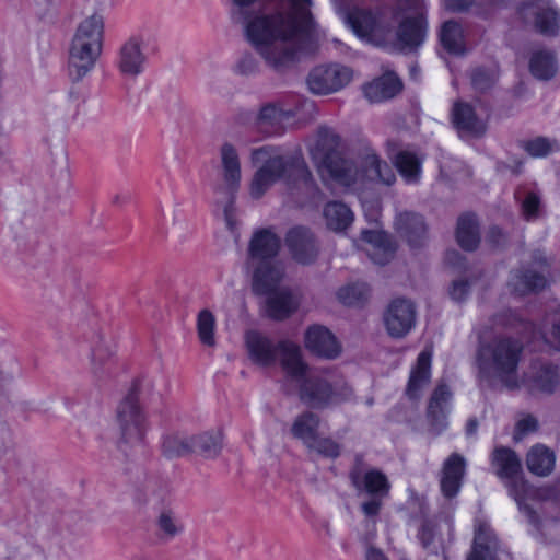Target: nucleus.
<instances>
[{
	"instance_id": "f257e3e1",
	"label": "nucleus",
	"mask_w": 560,
	"mask_h": 560,
	"mask_svg": "<svg viewBox=\"0 0 560 560\" xmlns=\"http://www.w3.org/2000/svg\"><path fill=\"white\" fill-rule=\"evenodd\" d=\"M232 20L245 26L256 50L275 69L310 51L318 37L311 0H232Z\"/></svg>"
},
{
	"instance_id": "f03ea898",
	"label": "nucleus",
	"mask_w": 560,
	"mask_h": 560,
	"mask_svg": "<svg viewBox=\"0 0 560 560\" xmlns=\"http://www.w3.org/2000/svg\"><path fill=\"white\" fill-rule=\"evenodd\" d=\"M523 350V342L512 337H498L480 345L476 359L480 384L493 387L498 380L508 388H516Z\"/></svg>"
},
{
	"instance_id": "7ed1b4c3",
	"label": "nucleus",
	"mask_w": 560,
	"mask_h": 560,
	"mask_svg": "<svg viewBox=\"0 0 560 560\" xmlns=\"http://www.w3.org/2000/svg\"><path fill=\"white\" fill-rule=\"evenodd\" d=\"M276 151L277 149L271 145L250 151V162L254 165L262 163L255 172L249 185V195L254 199L261 198L282 178L290 182L292 177L299 176L305 184L312 180V174L301 158L279 155Z\"/></svg>"
},
{
	"instance_id": "20e7f679",
	"label": "nucleus",
	"mask_w": 560,
	"mask_h": 560,
	"mask_svg": "<svg viewBox=\"0 0 560 560\" xmlns=\"http://www.w3.org/2000/svg\"><path fill=\"white\" fill-rule=\"evenodd\" d=\"M293 380L299 383L300 400L312 409L351 401L354 397L352 387L336 370L308 371L306 364L303 376Z\"/></svg>"
},
{
	"instance_id": "39448f33",
	"label": "nucleus",
	"mask_w": 560,
	"mask_h": 560,
	"mask_svg": "<svg viewBox=\"0 0 560 560\" xmlns=\"http://www.w3.org/2000/svg\"><path fill=\"white\" fill-rule=\"evenodd\" d=\"M280 249V238L269 229L256 231L249 242L247 268L253 271V288L266 294L280 282L284 269L275 258Z\"/></svg>"
},
{
	"instance_id": "423d86ee",
	"label": "nucleus",
	"mask_w": 560,
	"mask_h": 560,
	"mask_svg": "<svg viewBox=\"0 0 560 560\" xmlns=\"http://www.w3.org/2000/svg\"><path fill=\"white\" fill-rule=\"evenodd\" d=\"M245 341L249 358L254 363L270 366L279 359L283 371L291 378L303 376L306 363L303 361L301 348L296 343L290 340L275 343L268 337L255 330L246 332Z\"/></svg>"
},
{
	"instance_id": "0eeeda50",
	"label": "nucleus",
	"mask_w": 560,
	"mask_h": 560,
	"mask_svg": "<svg viewBox=\"0 0 560 560\" xmlns=\"http://www.w3.org/2000/svg\"><path fill=\"white\" fill-rule=\"evenodd\" d=\"M221 183L214 186L217 203L222 207L230 230L235 226V197L241 187L242 166L236 147L223 142L219 149Z\"/></svg>"
},
{
	"instance_id": "6e6552de",
	"label": "nucleus",
	"mask_w": 560,
	"mask_h": 560,
	"mask_svg": "<svg viewBox=\"0 0 560 560\" xmlns=\"http://www.w3.org/2000/svg\"><path fill=\"white\" fill-rule=\"evenodd\" d=\"M394 19L397 21L395 35L392 36L390 44L402 54H416L423 45L428 34V22L425 18L424 5L417 9H405ZM388 39L377 44H387Z\"/></svg>"
},
{
	"instance_id": "1a4fd4ad",
	"label": "nucleus",
	"mask_w": 560,
	"mask_h": 560,
	"mask_svg": "<svg viewBox=\"0 0 560 560\" xmlns=\"http://www.w3.org/2000/svg\"><path fill=\"white\" fill-rule=\"evenodd\" d=\"M350 479L357 490L370 495V499L362 502L361 510L366 517H376L383 505V501L387 498L390 483L387 477L377 469L363 471L360 467L352 468Z\"/></svg>"
},
{
	"instance_id": "9d476101",
	"label": "nucleus",
	"mask_w": 560,
	"mask_h": 560,
	"mask_svg": "<svg viewBox=\"0 0 560 560\" xmlns=\"http://www.w3.org/2000/svg\"><path fill=\"white\" fill-rule=\"evenodd\" d=\"M117 420L121 431L119 447L124 452L128 446H137L143 442L147 419L138 397L133 394H128L118 405Z\"/></svg>"
},
{
	"instance_id": "9b49d317",
	"label": "nucleus",
	"mask_w": 560,
	"mask_h": 560,
	"mask_svg": "<svg viewBox=\"0 0 560 560\" xmlns=\"http://www.w3.org/2000/svg\"><path fill=\"white\" fill-rule=\"evenodd\" d=\"M523 22L546 37H556L560 31V13L547 0H529L520 4Z\"/></svg>"
},
{
	"instance_id": "f8f14e48",
	"label": "nucleus",
	"mask_w": 560,
	"mask_h": 560,
	"mask_svg": "<svg viewBox=\"0 0 560 560\" xmlns=\"http://www.w3.org/2000/svg\"><path fill=\"white\" fill-rule=\"evenodd\" d=\"M352 79V71L340 65L319 66L307 77L310 91L317 95H327L339 91Z\"/></svg>"
},
{
	"instance_id": "ddd939ff",
	"label": "nucleus",
	"mask_w": 560,
	"mask_h": 560,
	"mask_svg": "<svg viewBox=\"0 0 560 560\" xmlns=\"http://www.w3.org/2000/svg\"><path fill=\"white\" fill-rule=\"evenodd\" d=\"M451 120L460 139L471 140L483 137L487 132V120L480 117L475 108L466 102L457 101L451 110Z\"/></svg>"
},
{
	"instance_id": "4468645a",
	"label": "nucleus",
	"mask_w": 560,
	"mask_h": 560,
	"mask_svg": "<svg viewBox=\"0 0 560 560\" xmlns=\"http://www.w3.org/2000/svg\"><path fill=\"white\" fill-rule=\"evenodd\" d=\"M384 324L389 336H406L416 323L415 305L405 299L394 300L384 312Z\"/></svg>"
},
{
	"instance_id": "2eb2a0df",
	"label": "nucleus",
	"mask_w": 560,
	"mask_h": 560,
	"mask_svg": "<svg viewBox=\"0 0 560 560\" xmlns=\"http://www.w3.org/2000/svg\"><path fill=\"white\" fill-rule=\"evenodd\" d=\"M285 244L292 258L302 265L313 264L318 256L319 246L313 232L304 226H294L285 235Z\"/></svg>"
},
{
	"instance_id": "dca6fc26",
	"label": "nucleus",
	"mask_w": 560,
	"mask_h": 560,
	"mask_svg": "<svg viewBox=\"0 0 560 560\" xmlns=\"http://www.w3.org/2000/svg\"><path fill=\"white\" fill-rule=\"evenodd\" d=\"M102 47L72 40L69 49L68 69L72 81H81L95 66Z\"/></svg>"
},
{
	"instance_id": "f3484780",
	"label": "nucleus",
	"mask_w": 560,
	"mask_h": 560,
	"mask_svg": "<svg viewBox=\"0 0 560 560\" xmlns=\"http://www.w3.org/2000/svg\"><path fill=\"white\" fill-rule=\"evenodd\" d=\"M466 474V459L458 453L451 454L440 471V490L447 500H453L459 492Z\"/></svg>"
},
{
	"instance_id": "a211bd4d",
	"label": "nucleus",
	"mask_w": 560,
	"mask_h": 560,
	"mask_svg": "<svg viewBox=\"0 0 560 560\" xmlns=\"http://www.w3.org/2000/svg\"><path fill=\"white\" fill-rule=\"evenodd\" d=\"M304 342L306 349L312 353L326 359H335L341 351L340 345L334 334L320 325H313L307 328Z\"/></svg>"
},
{
	"instance_id": "6ab92c4d",
	"label": "nucleus",
	"mask_w": 560,
	"mask_h": 560,
	"mask_svg": "<svg viewBox=\"0 0 560 560\" xmlns=\"http://www.w3.org/2000/svg\"><path fill=\"white\" fill-rule=\"evenodd\" d=\"M315 161L323 179L331 178L347 186L354 182L355 171L352 163L343 159L339 152L324 154Z\"/></svg>"
},
{
	"instance_id": "aec40b11",
	"label": "nucleus",
	"mask_w": 560,
	"mask_h": 560,
	"mask_svg": "<svg viewBox=\"0 0 560 560\" xmlns=\"http://www.w3.org/2000/svg\"><path fill=\"white\" fill-rule=\"evenodd\" d=\"M498 539L489 524L477 520L472 548L466 560H497Z\"/></svg>"
},
{
	"instance_id": "412c9836",
	"label": "nucleus",
	"mask_w": 560,
	"mask_h": 560,
	"mask_svg": "<svg viewBox=\"0 0 560 560\" xmlns=\"http://www.w3.org/2000/svg\"><path fill=\"white\" fill-rule=\"evenodd\" d=\"M361 238L368 244L365 252L373 262L383 266L393 259L396 246L387 233L364 230L361 233Z\"/></svg>"
},
{
	"instance_id": "4be33fe9",
	"label": "nucleus",
	"mask_w": 560,
	"mask_h": 560,
	"mask_svg": "<svg viewBox=\"0 0 560 560\" xmlns=\"http://www.w3.org/2000/svg\"><path fill=\"white\" fill-rule=\"evenodd\" d=\"M452 393L447 385L439 384L433 390L427 410V418L430 423V432L439 435L447 427L446 405Z\"/></svg>"
},
{
	"instance_id": "5701e85b",
	"label": "nucleus",
	"mask_w": 560,
	"mask_h": 560,
	"mask_svg": "<svg viewBox=\"0 0 560 560\" xmlns=\"http://www.w3.org/2000/svg\"><path fill=\"white\" fill-rule=\"evenodd\" d=\"M144 62L145 55L142 51V43L139 38L131 37L121 45L117 66L124 75L138 77L143 71Z\"/></svg>"
},
{
	"instance_id": "b1692460",
	"label": "nucleus",
	"mask_w": 560,
	"mask_h": 560,
	"mask_svg": "<svg viewBox=\"0 0 560 560\" xmlns=\"http://www.w3.org/2000/svg\"><path fill=\"white\" fill-rule=\"evenodd\" d=\"M396 228L411 247L423 246L427 240V225L422 215L413 212L400 213L396 218Z\"/></svg>"
},
{
	"instance_id": "393cba45",
	"label": "nucleus",
	"mask_w": 560,
	"mask_h": 560,
	"mask_svg": "<svg viewBox=\"0 0 560 560\" xmlns=\"http://www.w3.org/2000/svg\"><path fill=\"white\" fill-rule=\"evenodd\" d=\"M192 453L203 458L213 459L220 456L224 445L222 428H212L191 435Z\"/></svg>"
},
{
	"instance_id": "a878e982",
	"label": "nucleus",
	"mask_w": 560,
	"mask_h": 560,
	"mask_svg": "<svg viewBox=\"0 0 560 560\" xmlns=\"http://www.w3.org/2000/svg\"><path fill=\"white\" fill-rule=\"evenodd\" d=\"M402 89V83L393 72L373 80L363 86L365 97L372 103H380L396 96Z\"/></svg>"
},
{
	"instance_id": "bb28decb",
	"label": "nucleus",
	"mask_w": 560,
	"mask_h": 560,
	"mask_svg": "<svg viewBox=\"0 0 560 560\" xmlns=\"http://www.w3.org/2000/svg\"><path fill=\"white\" fill-rule=\"evenodd\" d=\"M431 357V352L427 350L419 353L416 365L410 371L406 387L408 398L418 399L421 390L430 383Z\"/></svg>"
},
{
	"instance_id": "cd10ccee",
	"label": "nucleus",
	"mask_w": 560,
	"mask_h": 560,
	"mask_svg": "<svg viewBox=\"0 0 560 560\" xmlns=\"http://www.w3.org/2000/svg\"><path fill=\"white\" fill-rule=\"evenodd\" d=\"M292 115L284 112L276 103H267L260 107L255 116V130L271 136L278 132L280 124Z\"/></svg>"
},
{
	"instance_id": "c85d7f7f",
	"label": "nucleus",
	"mask_w": 560,
	"mask_h": 560,
	"mask_svg": "<svg viewBox=\"0 0 560 560\" xmlns=\"http://www.w3.org/2000/svg\"><path fill=\"white\" fill-rule=\"evenodd\" d=\"M91 370L98 382H106L115 375L116 357L109 345L102 342L93 349Z\"/></svg>"
},
{
	"instance_id": "c756f323",
	"label": "nucleus",
	"mask_w": 560,
	"mask_h": 560,
	"mask_svg": "<svg viewBox=\"0 0 560 560\" xmlns=\"http://www.w3.org/2000/svg\"><path fill=\"white\" fill-rule=\"evenodd\" d=\"M509 493L517 502L518 509L527 517L528 522L535 527H539L540 521L536 511L528 505L525 501L530 498L535 490L533 487L522 477L515 476L513 479H509Z\"/></svg>"
},
{
	"instance_id": "7c9ffc66",
	"label": "nucleus",
	"mask_w": 560,
	"mask_h": 560,
	"mask_svg": "<svg viewBox=\"0 0 560 560\" xmlns=\"http://www.w3.org/2000/svg\"><path fill=\"white\" fill-rule=\"evenodd\" d=\"M299 301L287 289L271 292L267 299L268 316L276 320H282L291 316L298 308Z\"/></svg>"
},
{
	"instance_id": "2f4dec72",
	"label": "nucleus",
	"mask_w": 560,
	"mask_h": 560,
	"mask_svg": "<svg viewBox=\"0 0 560 560\" xmlns=\"http://www.w3.org/2000/svg\"><path fill=\"white\" fill-rule=\"evenodd\" d=\"M555 453L541 444L533 446L526 456V466L528 470L540 477L551 474L555 468Z\"/></svg>"
},
{
	"instance_id": "473e14b6",
	"label": "nucleus",
	"mask_w": 560,
	"mask_h": 560,
	"mask_svg": "<svg viewBox=\"0 0 560 560\" xmlns=\"http://www.w3.org/2000/svg\"><path fill=\"white\" fill-rule=\"evenodd\" d=\"M456 238L465 250H475L480 243L479 224L474 214L466 213L458 218Z\"/></svg>"
},
{
	"instance_id": "72a5a7b5",
	"label": "nucleus",
	"mask_w": 560,
	"mask_h": 560,
	"mask_svg": "<svg viewBox=\"0 0 560 560\" xmlns=\"http://www.w3.org/2000/svg\"><path fill=\"white\" fill-rule=\"evenodd\" d=\"M492 465L500 478L513 479L521 471L522 465L516 453L509 447H497L492 453Z\"/></svg>"
},
{
	"instance_id": "f704fd0d",
	"label": "nucleus",
	"mask_w": 560,
	"mask_h": 560,
	"mask_svg": "<svg viewBox=\"0 0 560 560\" xmlns=\"http://www.w3.org/2000/svg\"><path fill=\"white\" fill-rule=\"evenodd\" d=\"M545 285V277L533 270H516L509 280L511 290L520 295L541 290Z\"/></svg>"
},
{
	"instance_id": "c9c22d12",
	"label": "nucleus",
	"mask_w": 560,
	"mask_h": 560,
	"mask_svg": "<svg viewBox=\"0 0 560 560\" xmlns=\"http://www.w3.org/2000/svg\"><path fill=\"white\" fill-rule=\"evenodd\" d=\"M104 35V21L101 15L93 14L83 20L77 31L72 40H80L81 43L97 45L103 47Z\"/></svg>"
},
{
	"instance_id": "e433bc0d",
	"label": "nucleus",
	"mask_w": 560,
	"mask_h": 560,
	"mask_svg": "<svg viewBox=\"0 0 560 560\" xmlns=\"http://www.w3.org/2000/svg\"><path fill=\"white\" fill-rule=\"evenodd\" d=\"M362 170L365 177L373 182H381L389 186L396 179L392 167L374 153L366 154L363 158Z\"/></svg>"
},
{
	"instance_id": "4c0bfd02",
	"label": "nucleus",
	"mask_w": 560,
	"mask_h": 560,
	"mask_svg": "<svg viewBox=\"0 0 560 560\" xmlns=\"http://www.w3.org/2000/svg\"><path fill=\"white\" fill-rule=\"evenodd\" d=\"M191 435L173 431L163 436L162 452L167 458H178L192 453Z\"/></svg>"
},
{
	"instance_id": "58836bf2",
	"label": "nucleus",
	"mask_w": 560,
	"mask_h": 560,
	"mask_svg": "<svg viewBox=\"0 0 560 560\" xmlns=\"http://www.w3.org/2000/svg\"><path fill=\"white\" fill-rule=\"evenodd\" d=\"M320 418L312 411H305L296 417L291 432L294 438L301 440L303 444L308 445L317 435Z\"/></svg>"
},
{
	"instance_id": "ea45409f",
	"label": "nucleus",
	"mask_w": 560,
	"mask_h": 560,
	"mask_svg": "<svg viewBox=\"0 0 560 560\" xmlns=\"http://www.w3.org/2000/svg\"><path fill=\"white\" fill-rule=\"evenodd\" d=\"M532 74L540 80H549L557 72V58L550 50H537L533 52L529 60Z\"/></svg>"
},
{
	"instance_id": "a19ab883",
	"label": "nucleus",
	"mask_w": 560,
	"mask_h": 560,
	"mask_svg": "<svg viewBox=\"0 0 560 560\" xmlns=\"http://www.w3.org/2000/svg\"><path fill=\"white\" fill-rule=\"evenodd\" d=\"M559 384V371L556 365L541 364L530 377L532 390L551 394Z\"/></svg>"
},
{
	"instance_id": "79ce46f5",
	"label": "nucleus",
	"mask_w": 560,
	"mask_h": 560,
	"mask_svg": "<svg viewBox=\"0 0 560 560\" xmlns=\"http://www.w3.org/2000/svg\"><path fill=\"white\" fill-rule=\"evenodd\" d=\"M324 217L330 230L342 231L347 229L352 220L351 210L342 202L331 201L325 206Z\"/></svg>"
},
{
	"instance_id": "37998d69",
	"label": "nucleus",
	"mask_w": 560,
	"mask_h": 560,
	"mask_svg": "<svg viewBox=\"0 0 560 560\" xmlns=\"http://www.w3.org/2000/svg\"><path fill=\"white\" fill-rule=\"evenodd\" d=\"M394 163L407 183H417L419 180L422 161L416 153L399 151L394 158Z\"/></svg>"
},
{
	"instance_id": "c03bdc74",
	"label": "nucleus",
	"mask_w": 560,
	"mask_h": 560,
	"mask_svg": "<svg viewBox=\"0 0 560 560\" xmlns=\"http://www.w3.org/2000/svg\"><path fill=\"white\" fill-rule=\"evenodd\" d=\"M440 40L443 48L450 54L459 55L464 52L463 28L457 22L446 21L442 25Z\"/></svg>"
},
{
	"instance_id": "a18cd8bd",
	"label": "nucleus",
	"mask_w": 560,
	"mask_h": 560,
	"mask_svg": "<svg viewBox=\"0 0 560 560\" xmlns=\"http://www.w3.org/2000/svg\"><path fill=\"white\" fill-rule=\"evenodd\" d=\"M215 327H217L215 316L210 310L203 308L197 314L196 329H197L199 341L205 347H209V348L215 347V345H217Z\"/></svg>"
},
{
	"instance_id": "49530a36",
	"label": "nucleus",
	"mask_w": 560,
	"mask_h": 560,
	"mask_svg": "<svg viewBox=\"0 0 560 560\" xmlns=\"http://www.w3.org/2000/svg\"><path fill=\"white\" fill-rule=\"evenodd\" d=\"M417 538L423 549L430 553L438 555L442 548V540L438 533V524L433 520H422L417 533Z\"/></svg>"
},
{
	"instance_id": "de8ad7c7",
	"label": "nucleus",
	"mask_w": 560,
	"mask_h": 560,
	"mask_svg": "<svg viewBox=\"0 0 560 560\" xmlns=\"http://www.w3.org/2000/svg\"><path fill=\"white\" fill-rule=\"evenodd\" d=\"M158 535L163 540H172L183 530V525L175 513L171 510H163L156 518Z\"/></svg>"
},
{
	"instance_id": "09e8293b",
	"label": "nucleus",
	"mask_w": 560,
	"mask_h": 560,
	"mask_svg": "<svg viewBox=\"0 0 560 560\" xmlns=\"http://www.w3.org/2000/svg\"><path fill=\"white\" fill-rule=\"evenodd\" d=\"M340 143V137L330 128H319L317 132V139L313 149L314 160L320 159L324 154L330 152H338L337 148Z\"/></svg>"
},
{
	"instance_id": "8fccbe9b",
	"label": "nucleus",
	"mask_w": 560,
	"mask_h": 560,
	"mask_svg": "<svg viewBox=\"0 0 560 560\" xmlns=\"http://www.w3.org/2000/svg\"><path fill=\"white\" fill-rule=\"evenodd\" d=\"M370 288L365 283H353L339 289L337 296L341 303L348 306L362 305L368 301Z\"/></svg>"
},
{
	"instance_id": "3c124183",
	"label": "nucleus",
	"mask_w": 560,
	"mask_h": 560,
	"mask_svg": "<svg viewBox=\"0 0 560 560\" xmlns=\"http://www.w3.org/2000/svg\"><path fill=\"white\" fill-rule=\"evenodd\" d=\"M306 448L318 456L336 459L341 454V445L329 436L317 435Z\"/></svg>"
},
{
	"instance_id": "603ef678",
	"label": "nucleus",
	"mask_w": 560,
	"mask_h": 560,
	"mask_svg": "<svg viewBox=\"0 0 560 560\" xmlns=\"http://www.w3.org/2000/svg\"><path fill=\"white\" fill-rule=\"evenodd\" d=\"M557 142L545 137H536L532 140L522 141V148L534 158L548 155Z\"/></svg>"
},
{
	"instance_id": "864d4df0",
	"label": "nucleus",
	"mask_w": 560,
	"mask_h": 560,
	"mask_svg": "<svg viewBox=\"0 0 560 560\" xmlns=\"http://www.w3.org/2000/svg\"><path fill=\"white\" fill-rule=\"evenodd\" d=\"M498 72L492 69L478 68L471 73V84L476 91L486 92L497 82Z\"/></svg>"
},
{
	"instance_id": "5fc2aeb1",
	"label": "nucleus",
	"mask_w": 560,
	"mask_h": 560,
	"mask_svg": "<svg viewBox=\"0 0 560 560\" xmlns=\"http://www.w3.org/2000/svg\"><path fill=\"white\" fill-rule=\"evenodd\" d=\"M158 483L159 481L153 477L145 478L142 482L137 483L135 500L140 504L147 503L150 497L155 494Z\"/></svg>"
},
{
	"instance_id": "6e6d98bb",
	"label": "nucleus",
	"mask_w": 560,
	"mask_h": 560,
	"mask_svg": "<svg viewBox=\"0 0 560 560\" xmlns=\"http://www.w3.org/2000/svg\"><path fill=\"white\" fill-rule=\"evenodd\" d=\"M522 211L526 220L536 219L540 212V198L536 192L528 191L521 201Z\"/></svg>"
},
{
	"instance_id": "4d7b16f0",
	"label": "nucleus",
	"mask_w": 560,
	"mask_h": 560,
	"mask_svg": "<svg viewBox=\"0 0 560 560\" xmlns=\"http://www.w3.org/2000/svg\"><path fill=\"white\" fill-rule=\"evenodd\" d=\"M538 430V421L532 415H526L520 419L515 424L514 441H521L525 435L536 432Z\"/></svg>"
},
{
	"instance_id": "13d9d810",
	"label": "nucleus",
	"mask_w": 560,
	"mask_h": 560,
	"mask_svg": "<svg viewBox=\"0 0 560 560\" xmlns=\"http://www.w3.org/2000/svg\"><path fill=\"white\" fill-rule=\"evenodd\" d=\"M154 392V384L147 378L137 380L128 394H133L138 397V402L151 400Z\"/></svg>"
},
{
	"instance_id": "bf43d9fd",
	"label": "nucleus",
	"mask_w": 560,
	"mask_h": 560,
	"mask_svg": "<svg viewBox=\"0 0 560 560\" xmlns=\"http://www.w3.org/2000/svg\"><path fill=\"white\" fill-rule=\"evenodd\" d=\"M257 60L249 54H245L236 65V72L242 75H249L258 71Z\"/></svg>"
},
{
	"instance_id": "052dcab7",
	"label": "nucleus",
	"mask_w": 560,
	"mask_h": 560,
	"mask_svg": "<svg viewBox=\"0 0 560 560\" xmlns=\"http://www.w3.org/2000/svg\"><path fill=\"white\" fill-rule=\"evenodd\" d=\"M469 287L470 283L467 280L453 281L452 287L450 289L451 298L456 302L463 301L469 292Z\"/></svg>"
},
{
	"instance_id": "680f3d73",
	"label": "nucleus",
	"mask_w": 560,
	"mask_h": 560,
	"mask_svg": "<svg viewBox=\"0 0 560 560\" xmlns=\"http://www.w3.org/2000/svg\"><path fill=\"white\" fill-rule=\"evenodd\" d=\"M537 497L541 500L552 501L560 505V485L545 487L537 490Z\"/></svg>"
},
{
	"instance_id": "e2e57ef3",
	"label": "nucleus",
	"mask_w": 560,
	"mask_h": 560,
	"mask_svg": "<svg viewBox=\"0 0 560 560\" xmlns=\"http://www.w3.org/2000/svg\"><path fill=\"white\" fill-rule=\"evenodd\" d=\"M546 341L556 350H560V316L553 322L551 329L545 335Z\"/></svg>"
},
{
	"instance_id": "0e129e2a",
	"label": "nucleus",
	"mask_w": 560,
	"mask_h": 560,
	"mask_svg": "<svg viewBox=\"0 0 560 560\" xmlns=\"http://www.w3.org/2000/svg\"><path fill=\"white\" fill-rule=\"evenodd\" d=\"M487 241L492 246H500L506 242V235L500 228L492 226V228H490V230L488 232Z\"/></svg>"
},
{
	"instance_id": "69168bd1",
	"label": "nucleus",
	"mask_w": 560,
	"mask_h": 560,
	"mask_svg": "<svg viewBox=\"0 0 560 560\" xmlns=\"http://www.w3.org/2000/svg\"><path fill=\"white\" fill-rule=\"evenodd\" d=\"M11 429L5 422L0 423V454L5 452L12 443Z\"/></svg>"
},
{
	"instance_id": "338daca9",
	"label": "nucleus",
	"mask_w": 560,
	"mask_h": 560,
	"mask_svg": "<svg viewBox=\"0 0 560 560\" xmlns=\"http://www.w3.org/2000/svg\"><path fill=\"white\" fill-rule=\"evenodd\" d=\"M475 0H445V7L454 12L467 11Z\"/></svg>"
},
{
	"instance_id": "774afa93",
	"label": "nucleus",
	"mask_w": 560,
	"mask_h": 560,
	"mask_svg": "<svg viewBox=\"0 0 560 560\" xmlns=\"http://www.w3.org/2000/svg\"><path fill=\"white\" fill-rule=\"evenodd\" d=\"M423 5L422 0H397L396 9L394 10V15L397 18L400 14L401 10L405 9H417Z\"/></svg>"
}]
</instances>
